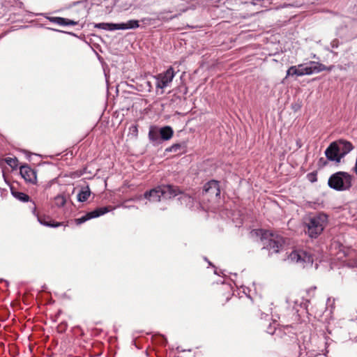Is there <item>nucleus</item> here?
Here are the masks:
<instances>
[{
    "instance_id": "f257e3e1",
    "label": "nucleus",
    "mask_w": 357,
    "mask_h": 357,
    "mask_svg": "<svg viewBox=\"0 0 357 357\" xmlns=\"http://www.w3.org/2000/svg\"><path fill=\"white\" fill-rule=\"evenodd\" d=\"M328 221V216L324 213L310 214L303 219L305 233L310 238H317L323 231Z\"/></svg>"
},
{
    "instance_id": "f03ea898",
    "label": "nucleus",
    "mask_w": 357,
    "mask_h": 357,
    "mask_svg": "<svg viewBox=\"0 0 357 357\" xmlns=\"http://www.w3.org/2000/svg\"><path fill=\"white\" fill-rule=\"evenodd\" d=\"M255 232L261 236L263 248L268 250L271 254L278 253L282 249L284 244L282 236L261 229L256 230Z\"/></svg>"
},
{
    "instance_id": "7ed1b4c3",
    "label": "nucleus",
    "mask_w": 357,
    "mask_h": 357,
    "mask_svg": "<svg viewBox=\"0 0 357 357\" xmlns=\"http://www.w3.org/2000/svg\"><path fill=\"white\" fill-rule=\"evenodd\" d=\"M181 192L177 187L167 185L153 188L144 193V197L150 202H158L161 198L170 199L180 194Z\"/></svg>"
},
{
    "instance_id": "20e7f679",
    "label": "nucleus",
    "mask_w": 357,
    "mask_h": 357,
    "mask_svg": "<svg viewBox=\"0 0 357 357\" xmlns=\"http://www.w3.org/2000/svg\"><path fill=\"white\" fill-rule=\"evenodd\" d=\"M352 176L344 172H338L332 174L328 181V186L337 191H344L351 187Z\"/></svg>"
},
{
    "instance_id": "39448f33",
    "label": "nucleus",
    "mask_w": 357,
    "mask_h": 357,
    "mask_svg": "<svg viewBox=\"0 0 357 357\" xmlns=\"http://www.w3.org/2000/svg\"><path fill=\"white\" fill-rule=\"evenodd\" d=\"M287 260L291 263L296 264L303 268L312 266L313 264L312 255L303 250H296L292 251L288 256Z\"/></svg>"
},
{
    "instance_id": "423d86ee",
    "label": "nucleus",
    "mask_w": 357,
    "mask_h": 357,
    "mask_svg": "<svg viewBox=\"0 0 357 357\" xmlns=\"http://www.w3.org/2000/svg\"><path fill=\"white\" fill-rule=\"evenodd\" d=\"M174 71L172 68H169L165 73H160L155 77L156 87L164 89L167 87L173 80Z\"/></svg>"
},
{
    "instance_id": "0eeeda50",
    "label": "nucleus",
    "mask_w": 357,
    "mask_h": 357,
    "mask_svg": "<svg viewBox=\"0 0 357 357\" xmlns=\"http://www.w3.org/2000/svg\"><path fill=\"white\" fill-rule=\"evenodd\" d=\"M95 28L106 31L135 29L139 27V24H95Z\"/></svg>"
},
{
    "instance_id": "6e6552de",
    "label": "nucleus",
    "mask_w": 357,
    "mask_h": 357,
    "mask_svg": "<svg viewBox=\"0 0 357 357\" xmlns=\"http://www.w3.org/2000/svg\"><path fill=\"white\" fill-rule=\"evenodd\" d=\"M109 211L110 206L96 208L93 211L87 213L81 218L75 219V222L77 225H81L90 219L100 217V215L107 213Z\"/></svg>"
},
{
    "instance_id": "1a4fd4ad",
    "label": "nucleus",
    "mask_w": 357,
    "mask_h": 357,
    "mask_svg": "<svg viewBox=\"0 0 357 357\" xmlns=\"http://www.w3.org/2000/svg\"><path fill=\"white\" fill-rule=\"evenodd\" d=\"M20 173L26 183L36 184L37 182L36 172L29 165H22L20 168Z\"/></svg>"
},
{
    "instance_id": "9d476101",
    "label": "nucleus",
    "mask_w": 357,
    "mask_h": 357,
    "mask_svg": "<svg viewBox=\"0 0 357 357\" xmlns=\"http://www.w3.org/2000/svg\"><path fill=\"white\" fill-rule=\"evenodd\" d=\"M306 66L307 68L308 75L314 73H319L324 70L331 71L334 68V66H330L327 67L321 63L315 61H310L306 64Z\"/></svg>"
},
{
    "instance_id": "9b49d317",
    "label": "nucleus",
    "mask_w": 357,
    "mask_h": 357,
    "mask_svg": "<svg viewBox=\"0 0 357 357\" xmlns=\"http://www.w3.org/2000/svg\"><path fill=\"white\" fill-rule=\"evenodd\" d=\"M335 146L336 144L331 143L325 151V155L328 160L339 163L342 158Z\"/></svg>"
},
{
    "instance_id": "f8f14e48",
    "label": "nucleus",
    "mask_w": 357,
    "mask_h": 357,
    "mask_svg": "<svg viewBox=\"0 0 357 357\" xmlns=\"http://www.w3.org/2000/svg\"><path fill=\"white\" fill-rule=\"evenodd\" d=\"M332 143L336 144L335 147L337 148L342 158L354 149L352 144L350 142L344 139H339L333 142Z\"/></svg>"
},
{
    "instance_id": "ddd939ff",
    "label": "nucleus",
    "mask_w": 357,
    "mask_h": 357,
    "mask_svg": "<svg viewBox=\"0 0 357 357\" xmlns=\"http://www.w3.org/2000/svg\"><path fill=\"white\" fill-rule=\"evenodd\" d=\"M203 192L215 196V197L220 196V190L219 183L217 181L211 180L207 182L203 188Z\"/></svg>"
},
{
    "instance_id": "4468645a",
    "label": "nucleus",
    "mask_w": 357,
    "mask_h": 357,
    "mask_svg": "<svg viewBox=\"0 0 357 357\" xmlns=\"http://www.w3.org/2000/svg\"><path fill=\"white\" fill-rule=\"evenodd\" d=\"M308 75L307 68L306 65L300 64L298 66H292L287 70V77L289 76H303Z\"/></svg>"
},
{
    "instance_id": "2eb2a0df",
    "label": "nucleus",
    "mask_w": 357,
    "mask_h": 357,
    "mask_svg": "<svg viewBox=\"0 0 357 357\" xmlns=\"http://www.w3.org/2000/svg\"><path fill=\"white\" fill-rule=\"evenodd\" d=\"M165 152H172L176 155H181L187 152V144L185 142L176 143L167 147Z\"/></svg>"
},
{
    "instance_id": "dca6fc26",
    "label": "nucleus",
    "mask_w": 357,
    "mask_h": 357,
    "mask_svg": "<svg viewBox=\"0 0 357 357\" xmlns=\"http://www.w3.org/2000/svg\"><path fill=\"white\" fill-rule=\"evenodd\" d=\"M160 139L163 141L169 140L174 135V130L171 126H167L159 129Z\"/></svg>"
},
{
    "instance_id": "f3484780",
    "label": "nucleus",
    "mask_w": 357,
    "mask_h": 357,
    "mask_svg": "<svg viewBox=\"0 0 357 357\" xmlns=\"http://www.w3.org/2000/svg\"><path fill=\"white\" fill-rule=\"evenodd\" d=\"M196 197L189 195L188 194H182L179 197V200L182 204H185L189 208H192L194 206L195 200Z\"/></svg>"
},
{
    "instance_id": "a211bd4d",
    "label": "nucleus",
    "mask_w": 357,
    "mask_h": 357,
    "mask_svg": "<svg viewBox=\"0 0 357 357\" xmlns=\"http://www.w3.org/2000/svg\"><path fill=\"white\" fill-rule=\"evenodd\" d=\"M149 138L153 142H158L160 139L159 130L156 128L151 127L149 131Z\"/></svg>"
},
{
    "instance_id": "6ab92c4d",
    "label": "nucleus",
    "mask_w": 357,
    "mask_h": 357,
    "mask_svg": "<svg viewBox=\"0 0 357 357\" xmlns=\"http://www.w3.org/2000/svg\"><path fill=\"white\" fill-rule=\"evenodd\" d=\"M91 195L89 188L86 186L82 189L77 195V200L80 202H84L88 199Z\"/></svg>"
},
{
    "instance_id": "aec40b11",
    "label": "nucleus",
    "mask_w": 357,
    "mask_h": 357,
    "mask_svg": "<svg viewBox=\"0 0 357 357\" xmlns=\"http://www.w3.org/2000/svg\"><path fill=\"white\" fill-rule=\"evenodd\" d=\"M38 220L41 225L47 226V227H57L61 225V223H60V222L52 223V220L49 218L38 217Z\"/></svg>"
},
{
    "instance_id": "412c9836",
    "label": "nucleus",
    "mask_w": 357,
    "mask_h": 357,
    "mask_svg": "<svg viewBox=\"0 0 357 357\" xmlns=\"http://www.w3.org/2000/svg\"><path fill=\"white\" fill-rule=\"evenodd\" d=\"M47 20L50 21V22H78V21H76L75 20H70L68 18H63V17H46Z\"/></svg>"
},
{
    "instance_id": "4be33fe9",
    "label": "nucleus",
    "mask_w": 357,
    "mask_h": 357,
    "mask_svg": "<svg viewBox=\"0 0 357 357\" xmlns=\"http://www.w3.org/2000/svg\"><path fill=\"white\" fill-rule=\"evenodd\" d=\"M12 195L18 200L22 201L23 202H28L29 199V195L22 192H15L12 191Z\"/></svg>"
},
{
    "instance_id": "5701e85b",
    "label": "nucleus",
    "mask_w": 357,
    "mask_h": 357,
    "mask_svg": "<svg viewBox=\"0 0 357 357\" xmlns=\"http://www.w3.org/2000/svg\"><path fill=\"white\" fill-rule=\"evenodd\" d=\"M66 202V198L63 195H59L54 198V204L58 207H63Z\"/></svg>"
},
{
    "instance_id": "b1692460",
    "label": "nucleus",
    "mask_w": 357,
    "mask_h": 357,
    "mask_svg": "<svg viewBox=\"0 0 357 357\" xmlns=\"http://www.w3.org/2000/svg\"><path fill=\"white\" fill-rule=\"evenodd\" d=\"M6 162L12 168H16L17 166L18 160L16 158H6L5 159Z\"/></svg>"
},
{
    "instance_id": "393cba45",
    "label": "nucleus",
    "mask_w": 357,
    "mask_h": 357,
    "mask_svg": "<svg viewBox=\"0 0 357 357\" xmlns=\"http://www.w3.org/2000/svg\"><path fill=\"white\" fill-rule=\"evenodd\" d=\"M307 178L311 183L316 182L317 181V172H313L307 174Z\"/></svg>"
},
{
    "instance_id": "a878e982",
    "label": "nucleus",
    "mask_w": 357,
    "mask_h": 357,
    "mask_svg": "<svg viewBox=\"0 0 357 357\" xmlns=\"http://www.w3.org/2000/svg\"><path fill=\"white\" fill-rule=\"evenodd\" d=\"M278 330L275 327V324L273 323V326L272 324H270L269 326L267 328V333L271 335H274L277 333Z\"/></svg>"
},
{
    "instance_id": "bb28decb",
    "label": "nucleus",
    "mask_w": 357,
    "mask_h": 357,
    "mask_svg": "<svg viewBox=\"0 0 357 357\" xmlns=\"http://www.w3.org/2000/svg\"><path fill=\"white\" fill-rule=\"evenodd\" d=\"M130 131L132 132V134H134L135 136L137 135L138 129L137 125H132L130 127Z\"/></svg>"
},
{
    "instance_id": "cd10ccee",
    "label": "nucleus",
    "mask_w": 357,
    "mask_h": 357,
    "mask_svg": "<svg viewBox=\"0 0 357 357\" xmlns=\"http://www.w3.org/2000/svg\"><path fill=\"white\" fill-rule=\"evenodd\" d=\"M339 46V40L337 39H334L331 43V48H337Z\"/></svg>"
},
{
    "instance_id": "c85d7f7f",
    "label": "nucleus",
    "mask_w": 357,
    "mask_h": 357,
    "mask_svg": "<svg viewBox=\"0 0 357 357\" xmlns=\"http://www.w3.org/2000/svg\"><path fill=\"white\" fill-rule=\"evenodd\" d=\"M326 165H327V161L325 158H319V162H318V165L319 167H324Z\"/></svg>"
},
{
    "instance_id": "c756f323",
    "label": "nucleus",
    "mask_w": 357,
    "mask_h": 357,
    "mask_svg": "<svg viewBox=\"0 0 357 357\" xmlns=\"http://www.w3.org/2000/svg\"><path fill=\"white\" fill-rule=\"evenodd\" d=\"M127 22L131 23V22H139V20H130Z\"/></svg>"
},
{
    "instance_id": "7c9ffc66",
    "label": "nucleus",
    "mask_w": 357,
    "mask_h": 357,
    "mask_svg": "<svg viewBox=\"0 0 357 357\" xmlns=\"http://www.w3.org/2000/svg\"><path fill=\"white\" fill-rule=\"evenodd\" d=\"M61 25H75V24H67V23H65V24H60Z\"/></svg>"
},
{
    "instance_id": "2f4dec72",
    "label": "nucleus",
    "mask_w": 357,
    "mask_h": 357,
    "mask_svg": "<svg viewBox=\"0 0 357 357\" xmlns=\"http://www.w3.org/2000/svg\"><path fill=\"white\" fill-rule=\"evenodd\" d=\"M26 27H28V26H20V29L26 28Z\"/></svg>"
},
{
    "instance_id": "473e14b6",
    "label": "nucleus",
    "mask_w": 357,
    "mask_h": 357,
    "mask_svg": "<svg viewBox=\"0 0 357 357\" xmlns=\"http://www.w3.org/2000/svg\"><path fill=\"white\" fill-rule=\"evenodd\" d=\"M29 22L32 23V22H34V20H31Z\"/></svg>"
},
{
    "instance_id": "72a5a7b5",
    "label": "nucleus",
    "mask_w": 357,
    "mask_h": 357,
    "mask_svg": "<svg viewBox=\"0 0 357 357\" xmlns=\"http://www.w3.org/2000/svg\"><path fill=\"white\" fill-rule=\"evenodd\" d=\"M190 28H195L196 26H189Z\"/></svg>"
},
{
    "instance_id": "f704fd0d",
    "label": "nucleus",
    "mask_w": 357,
    "mask_h": 357,
    "mask_svg": "<svg viewBox=\"0 0 357 357\" xmlns=\"http://www.w3.org/2000/svg\"><path fill=\"white\" fill-rule=\"evenodd\" d=\"M326 50L329 51L330 48L329 47H326Z\"/></svg>"
},
{
    "instance_id": "c9c22d12",
    "label": "nucleus",
    "mask_w": 357,
    "mask_h": 357,
    "mask_svg": "<svg viewBox=\"0 0 357 357\" xmlns=\"http://www.w3.org/2000/svg\"><path fill=\"white\" fill-rule=\"evenodd\" d=\"M222 22L226 23V22H229L228 21H222Z\"/></svg>"
}]
</instances>
